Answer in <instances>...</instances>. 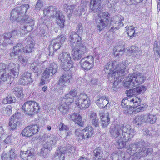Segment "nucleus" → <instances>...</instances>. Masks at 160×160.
<instances>
[{
	"instance_id": "f257e3e1",
	"label": "nucleus",
	"mask_w": 160,
	"mask_h": 160,
	"mask_svg": "<svg viewBox=\"0 0 160 160\" xmlns=\"http://www.w3.org/2000/svg\"><path fill=\"white\" fill-rule=\"evenodd\" d=\"M128 63L124 61L118 64L116 61H112L105 66L104 71L109 74L108 79L110 82L114 81L113 86L117 87L118 83L123 79V76L128 73Z\"/></svg>"
},
{
	"instance_id": "f03ea898",
	"label": "nucleus",
	"mask_w": 160,
	"mask_h": 160,
	"mask_svg": "<svg viewBox=\"0 0 160 160\" xmlns=\"http://www.w3.org/2000/svg\"><path fill=\"white\" fill-rule=\"evenodd\" d=\"M111 134L116 138L117 146L118 149L126 147V142L132 139L135 133L133 128L128 124H124L113 128H111Z\"/></svg>"
},
{
	"instance_id": "7ed1b4c3",
	"label": "nucleus",
	"mask_w": 160,
	"mask_h": 160,
	"mask_svg": "<svg viewBox=\"0 0 160 160\" xmlns=\"http://www.w3.org/2000/svg\"><path fill=\"white\" fill-rule=\"evenodd\" d=\"M18 10L17 7H16L12 10L11 13L10 19L12 21L16 20L22 24H23L22 27V33L24 31L25 33L30 32L33 29L34 25L33 20L28 19V16L27 15L21 17L22 16L20 12Z\"/></svg>"
},
{
	"instance_id": "20e7f679",
	"label": "nucleus",
	"mask_w": 160,
	"mask_h": 160,
	"mask_svg": "<svg viewBox=\"0 0 160 160\" xmlns=\"http://www.w3.org/2000/svg\"><path fill=\"white\" fill-rule=\"evenodd\" d=\"M146 145L144 141H141L137 144H130L126 151L127 153L132 156H135L139 158L151 154L152 152V148H143Z\"/></svg>"
},
{
	"instance_id": "39448f33",
	"label": "nucleus",
	"mask_w": 160,
	"mask_h": 160,
	"mask_svg": "<svg viewBox=\"0 0 160 160\" xmlns=\"http://www.w3.org/2000/svg\"><path fill=\"white\" fill-rule=\"evenodd\" d=\"M40 140L45 142L43 144V147L42 148L41 151L38 153L39 156H42L44 158L48 156L49 152L51 150L52 147L55 146L57 144L58 138L56 135L43 134L40 135Z\"/></svg>"
},
{
	"instance_id": "423d86ee",
	"label": "nucleus",
	"mask_w": 160,
	"mask_h": 160,
	"mask_svg": "<svg viewBox=\"0 0 160 160\" xmlns=\"http://www.w3.org/2000/svg\"><path fill=\"white\" fill-rule=\"evenodd\" d=\"M146 79L143 74L139 72L129 74L124 82L125 87L130 88L143 83Z\"/></svg>"
},
{
	"instance_id": "0eeeda50",
	"label": "nucleus",
	"mask_w": 160,
	"mask_h": 160,
	"mask_svg": "<svg viewBox=\"0 0 160 160\" xmlns=\"http://www.w3.org/2000/svg\"><path fill=\"white\" fill-rule=\"evenodd\" d=\"M58 59L62 69L65 71H72L73 64L70 53L68 52H62L58 56Z\"/></svg>"
},
{
	"instance_id": "6e6552de",
	"label": "nucleus",
	"mask_w": 160,
	"mask_h": 160,
	"mask_svg": "<svg viewBox=\"0 0 160 160\" xmlns=\"http://www.w3.org/2000/svg\"><path fill=\"white\" fill-rule=\"evenodd\" d=\"M49 17L55 18L58 24L61 28H63L64 26V16L57 7L53 6H49Z\"/></svg>"
},
{
	"instance_id": "1a4fd4ad",
	"label": "nucleus",
	"mask_w": 160,
	"mask_h": 160,
	"mask_svg": "<svg viewBox=\"0 0 160 160\" xmlns=\"http://www.w3.org/2000/svg\"><path fill=\"white\" fill-rule=\"evenodd\" d=\"M58 67L55 63H51L47 68L42 74L41 82L40 84L43 85L47 83L49 79V78L53 75L55 74L58 71Z\"/></svg>"
},
{
	"instance_id": "9d476101",
	"label": "nucleus",
	"mask_w": 160,
	"mask_h": 160,
	"mask_svg": "<svg viewBox=\"0 0 160 160\" xmlns=\"http://www.w3.org/2000/svg\"><path fill=\"white\" fill-rule=\"evenodd\" d=\"M24 113L28 115L37 113L39 109L38 104L33 101L26 102L22 107Z\"/></svg>"
},
{
	"instance_id": "9b49d317",
	"label": "nucleus",
	"mask_w": 160,
	"mask_h": 160,
	"mask_svg": "<svg viewBox=\"0 0 160 160\" xmlns=\"http://www.w3.org/2000/svg\"><path fill=\"white\" fill-rule=\"evenodd\" d=\"M110 15L107 12H100L97 17L96 22L97 26L101 31L107 26L109 22Z\"/></svg>"
},
{
	"instance_id": "f8f14e48",
	"label": "nucleus",
	"mask_w": 160,
	"mask_h": 160,
	"mask_svg": "<svg viewBox=\"0 0 160 160\" xmlns=\"http://www.w3.org/2000/svg\"><path fill=\"white\" fill-rule=\"evenodd\" d=\"M66 40V36L63 35H61L55 39L52 40L48 48L50 55H54L55 52L60 48Z\"/></svg>"
},
{
	"instance_id": "ddd939ff",
	"label": "nucleus",
	"mask_w": 160,
	"mask_h": 160,
	"mask_svg": "<svg viewBox=\"0 0 160 160\" xmlns=\"http://www.w3.org/2000/svg\"><path fill=\"white\" fill-rule=\"evenodd\" d=\"M72 49V55L74 60L80 59L82 55L87 52L86 47L83 43L79 46H73Z\"/></svg>"
},
{
	"instance_id": "4468645a",
	"label": "nucleus",
	"mask_w": 160,
	"mask_h": 160,
	"mask_svg": "<svg viewBox=\"0 0 160 160\" xmlns=\"http://www.w3.org/2000/svg\"><path fill=\"white\" fill-rule=\"evenodd\" d=\"M123 18L121 16H118L115 17L110 22V25L108 27L109 31L111 32H115L118 30L119 27L123 25L122 21Z\"/></svg>"
},
{
	"instance_id": "2eb2a0df",
	"label": "nucleus",
	"mask_w": 160,
	"mask_h": 160,
	"mask_svg": "<svg viewBox=\"0 0 160 160\" xmlns=\"http://www.w3.org/2000/svg\"><path fill=\"white\" fill-rule=\"evenodd\" d=\"M67 148V150L65 151L64 148L60 147L59 148L56 152L54 158L55 160H64L65 152L73 153L75 151V148L73 146H68Z\"/></svg>"
},
{
	"instance_id": "dca6fc26",
	"label": "nucleus",
	"mask_w": 160,
	"mask_h": 160,
	"mask_svg": "<svg viewBox=\"0 0 160 160\" xmlns=\"http://www.w3.org/2000/svg\"><path fill=\"white\" fill-rule=\"evenodd\" d=\"M94 59L92 56L82 58L80 61L81 67L85 70H89L94 66Z\"/></svg>"
},
{
	"instance_id": "f3484780",
	"label": "nucleus",
	"mask_w": 160,
	"mask_h": 160,
	"mask_svg": "<svg viewBox=\"0 0 160 160\" xmlns=\"http://www.w3.org/2000/svg\"><path fill=\"white\" fill-rule=\"evenodd\" d=\"M39 128L36 124L31 125L26 127L22 132L23 136L30 137L37 133Z\"/></svg>"
},
{
	"instance_id": "a211bd4d",
	"label": "nucleus",
	"mask_w": 160,
	"mask_h": 160,
	"mask_svg": "<svg viewBox=\"0 0 160 160\" xmlns=\"http://www.w3.org/2000/svg\"><path fill=\"white\" fill-rule=\"evenodd\" d=\"M69 38L72 47L73 46H79L82 43L81 38L75 32H71L70 34Z\"/></svg>"
},
{
	"instance_id": "6ab92c4d",
	"label": "nucleus",
	"mask_w": 160,
	"mask_h": 160,
	"mask_svg": "<svg viewBox=\"0 0 160 160\" xmlns=\"http://www.w3.org/2000/svg\"><path fill=\"white\" fill-rule=\"evenodd\" d=\"M71 79V75L70 73H64L60 77L57 85L60 88L64 87L66 86V83L69 82Z\"/></svg>"
},
{
	"instance_id": "aec40b11",
	"label": "nucleus",
	"mask_w": 160,
	"mask_h": 160,
	"mask_svg": "<svg viewBox=\"0 0 160 160\" xmlns=\"http://www.w3.org/2000/svg\"><path fill=\"white\" fill-rule=\"evenodd\" d=\"M19 123L18 114L15 113L9 119L8 127L9 129L15 130Z\"/></svg>"
},
{
	"instance_id": "412c9836",
	"label": "nucleus",
	"mask_w": 160,
	"mask_h": 160,
	"mask_svg": "<svg viewBox=\"0 0 160 160\" xmlns=\"http://www.w3.org/2000/svg\"><path fill=\"white\" fill-rule=\"evenodd\" d=\"M32 82L31 73L28 71L23 72L22 75V77L18 80L19 84L24 85H28Z\"/></svg>"
},
{
	"instance_id": "4be33fe9",
	"label": "nucleus",
	"mask_w": 160,
	"mask_h": 160,
	"mask_svg": "<svg viewBox=\"0 0 160 160\" xmlns=\"http://www.w3.org/2000/svg\"><path fill=\"white\" fill-rule=\"evenodd\" d=\"M17 34V31L14 30L11 32L5 33L2 35L3 36L6 44H11L14 42L13 39L16 37Z\"/></svg>"
},
{
	"instance_id": "5701e85b",
	"label": "nucleus",
	"mask_w": 160,
	"mask_h": 160,
	"mask_svg": "<svg viewBox=\"0 0 160 160\" xmlns=\"http://www.w3.org/2000/svg\"><path fill=\"white\" fill-rule=\"evenodd\" d=\"M22 44L21 43H18L16 46H14L12 51V52L10 53L11 58L17 59L19 56H20L22 54Z\"/></svg>"
},
{
	"instance_id": "b1692460",
	"label": "nucleus",
	"mask_w": 160,
	"mask_h": 160,
	"mask_svg": "<svg viewBox=\"0 0 160 160\" xmlns=\"http://www.w3.org/2000/svg\"><path fill=\"white\" fill-rule=\"evenodd\" d=\"M19 64L17 63L10 62L8 67V69L10 70L9 72L12 77H17L18 75V72L19 70L18 68Z\"/></svg>"
},
{
	"instance_id": "393cba45",
	"label": "nucleus",
	"mask_w": 160,
	"mask_h": 160,
	"mask_svg": "<svg viewBox=\"0 0 160 160\" xmlns=\"http://www.w3.org/2000/svg\"><path fill=\"white\" fill-rule=\"evenodd\" d=\"M146 90V87L143 86H139L133 89H130L128 91H127V95L131 96L134 95H138L142 93Z\"/></svg>"
},
{
	"instance_id": "a878e982",
	"label": "nucleus",
	"mask_w": 160,
	"mask_h": 160,
	"mask_svg": "<svg viewBox=\"0 0 160 160\" xmlns=\"http://www.w3.org/2000/svg\"><path fill=\"white\" fill-rule=\"evenodd\" d=\"M77 92L75 89H72L64 97V100L68 103H71L73 102L74 100V98L77 95Z\"/></svg>"
},
{
	"instance_id": "bb28decb",
	"label": "nucleus",
	"mask_w": 160,
	"mask_h": 160,
	"mask_svg": "<svg viewBox=\"0 0 160 160\" xmlns=\"http://www.w3.org/2000/svg\"><path fill=\"white\" fill-rule=\"evenodd\" d=\"M102 0H91L90 8L94 12H98L100 10V6Z\"/></svg>"
},
{
	"instance_id": "cd10ccee",
	"label": "nucleus",
	"mask_w": 160,
	"mask_h": 160,
	"mask_svg": "<svg viewBox=\"0 0 160 160\" xmlns=\"http://www.w3.org/2000/svg\"><path fill=\"white\" fill-rule=\"evenodd\" d=\"M43 68L42 63L39 61L36 60L34 62L31 64L30 68L35 73H40Z\"/></svg>"
},
{
	"instance_id": "c85d7f7f",
	"label": "nucleus",
	"mask_w": 160,
	"mask_h": 160,
	"mask_svg": "<svg viewBox=\"0 0 160 160\" xmlns=\"http://www.w3.org/2000/svg\"><path fill=\"white\" fill-rule=\"evenodd\" d=\"M101 124L103 128L107 127L110 123V118L108 112L101 113Z\"/></svg>"
},
{
	"instance_id": "c756f323",
	"label": "nucleus",
	"mask_w": 160,
	"mask_h": 160,
	"mask_svg": "<svg viewBox=\"0 0 160 160\" xmlns=\"http://www.w3.org/2000/svg\"><path fill=\"white\" fill-rule=\"evenodd\" d=\"M131 98H128V99H123L121 102L122 106L123 107H124L126 105L125 102L128 100L130 101L131 102H132L134 104L133 106L134 107H136L140 104L141 101L140 98L136 96L132 97Z\"/></svg>"
},
{
	"instance_id": "7c9ffc66",
	"label": "nucleus",
	"mask_w": 160,
	"mask_h": 160,
	"mask_svg": "<svg viewBox=\"0 0 160 160\" xmlns=\"http://www.w3.org/2000/svg\"><path fill=\"white\" fill-rule=\"evenodd\" d=\"M21 157L24 160H34V156L33 152L28 150L25 152L21 151L20 153Z\"/></svg>"
},
{
	"instance_id": "2f4dec72",
	"label": "nucleus",
	"mask_w": 160,
	"mask_h": 160,
	"mask_svg": "<svg viewBox=\"0 0 160 160\" xmlns=\"http://www.w3.org/2000/svg\"><path fill=\"white\" fill-rule=\"evenodd\" d=\"M69 119L80 126H83V123L82 121V117L79 114L73 113L70 115Z\"/></svg>"
},
{
	"instance_id": "473e14b6",
	"label": "nucleus",
	"mask_w": 160,
	"mask_h": 160,
	"mask_svg": "<svg viewBox=\"0 0 160 160\" xmlns=\"http://www.w3.org/2000/svg\"><path fill=\"white\" fill-rule=\"evenodd\" d=\"M90 99V98L84 93H81L80 95L76 97V99L75 101V104L78 106H80V103Z\"/></svg>"
},
{
	"instance_id": "72a5a7b5",
	"label": "nucleus",
	"mask_w": 160,
	"mask_h": 160,
	"mask_svg": "<svg viewBox=\"0 0 160 160\" xmlns=\"http://www.w3.org/2000/svg\"><path fill=\"white\" fill-rule=\"evenodd\" d=\"M96 100V104L99 107L103 108L105 107L104 106V103L107 102H108V99L105 96H103L99 97H97Z\"/></svg>"
},
{
	"instance_id": "f704fd0d",
	"label": "nucleus",
	"mask_w": 160,
	"mask_h": 160,
	"mask_svg": "<svg viewBox=\"0 0 160 160\" xmlns=\"http://www.w3.org/2000/svg\"><path fill=\"white\" fill-rule=\"evenodd\" d=\"M145 122L151 124L154 123L156 121L157 118L156 115L151 114H146L144 115Z\"/></svg>"
},
{
	"instance_id": "c9c22d12",
	"label": "nucleus",
	"mask_w": 160,
	"mask_h": 160,
	"mask_svg": "<svg viewBox=\"0 0 160 160\" xmlns=\"http://www.w3.org/2000/svg\"><path fill=\"white\" fill-rule=\"evenodd\" d=\"M125 153L124 152H114L112 154V160H125Z\"/></svg>"
},
{
	"instance_id": "e433bc0d",
	"label": "nucleus",
	"mask_w": 160,
	"mask_h": 160,
	"mask_svg": "<svg viewBox=\"0 0 160 160\" xmlns=\"http://www.w3.org/2000/svg\"><path fill=\"white\" fill-rule=\"evenodd\" d=\"M62 101L63 102H62L59 107V109L62 114H64L67 112L69 109V105L71 103H68L67 102H66L64 100V99Z\"/></svg>"
},
{
	"instance_id": "4c0bfd02",
	"label": "nucleus",
	"mask_w": 160,
	"mask_h": 160,
	"mask_svg": "<svg viewBox=\"0 0 160 160\" xmlns=\"http://www.w3.org/2000/svg\"><path fill=\"white\" fill-rule=\"evenodd\" d=\"M82 132L83 133L86 139L91 137L94 132L93 128L91 126L86 127L82 131Z\"/></svg>"
},
{
	"instance_id": "58836bf2",
	"label": "nucleus",
	"mask_w": 160,
	"mask_h": 160,
	"mask_svg": "<svg viewBox=\"0 0 160 160\" xmlns=\"http://www.w3.org/2000/svg\"><path fill=\"white\" fill-rule=\"evenodd\" d=\"M130 51L132 57H137L140 55L142 53V51L138 47L132 46L130 48Z\"/></svg>"
},
{
	"instance_id": "ea45409f",
	"label": "nucleus",
	"mask_w": 160,
	"mask_h": 160,
	"mask_svg": "<svg viewBox=\"0 0 160 160\" xmlns=\"http://www.w3.org/2000/svg\"><path fill=\"white\" fill-rule=\"evenodd\" d=\"M77 7L76 5H69L67 4H64L63 6V8L65 12L68 15L71 14L75 8Z\"/></svg>"
},
{
	"instance_id": "a19ab883",
	"label": "nucleus",
	"mask_w": 160,
	"mask_h": 160,
	"mask_svg": "<svg viewBox=\"0 0 160 160\" xmlns=\"http://www.w3.org/2000/svg\"><path fill=\"white\" fill-rule=\"evenodd\" d=\"M90 119L93 125L96 127L98 126L99 124L98 119L95 113H94V112H91L90 115Z\"/></svg>"
},
{
	"instance_id": "79ce46f5",
	"label": "nucleus",
	"mask_w": 160,
	"mask_h": 160,
	"mask_svg": "<svg viewBox=\"0 0 160 160\" xmlns=\"http://www.w3.org/2000/svg\"><path fill=\"white\" fill-rule=\"evenodd\" d=\"M133 122L136 124V125H139L145 122L144 115L137 116L133 119Z\"/></svg>"
},
{
	"instance_id": "37998d69",
	"label": "nucleus",
	"mask_w": 160,
	"mask_h": 160,
	"mask_svg": "<svg viewBox=\"0 0 160 160\" xmlns=\"http://www.w3.org/2000/svg\"><path fill=\"white\" fill-rule=\"evenodd\" d=\"M126 28H127V33L130 39L132 38L137 35V33L135 32V28L132 26L127 27Z\"/></svg>"
},
{
	"instance_id": "c03bdc74",
	"label": "nucleus",
	"mask_w": 160,
	"mask_h": 160,
	"mask_svg": "<svg viewBox=\"0 0 160 160\" xmlns=\"http://www.w3.org/2000/svg\"><path fill=\"white\" fill-rule=\"evenodd\" d=\"M18 9L19 12H20L21 16H23L26 13L28 9L30 8L29 5L28 4H24L20 7H18Z\"/></svg>"
},
{
	"instance_id": "a18cd8bd",
	"label": "nucleus",
	"mask_w": 160,
	"mask_h": 160,
	"mask_svg": "<svg viewBox=\"0 0 160 160\" xmlns=\"http://www.w3.org/2000/svg\"><path fill=\"white\" fill-rule=\"evenodd\" d=\"M8 155L9 157H7L8 156L7 154L3 153L1 156L2 159L3 160H10L14 158L16 156L15 153L12 150L8 152Z\"/></svg>"
},
{
	"instance_id": "49530a36",
	"label": "nucleus",
	"mask_w": 160,
	"mask_h": 160,
	"mask_svg": "<svg viewBox=\"0 0 160 160\" xmlns=\"http://www.w3.org/2000/svg\"><path fill=\"white\" fill-rule=\"evenodd\" d=\"M124 48L122 45H117L113 49L114 55L116 57L119 56V55H120L119 52H122L124 49ZM122 53L121 55H122Z\"/></svg>"
},
{
	"instance_id": "de8ad7c7",
	"label": "nucleus",
	"mask_w": 160,
	"mask_h": 160,
	"mask_svg": "<svg viewBox=\"0 0 160 160\" xmlns=\"http://www.w3.org/2000/svg\"><path fill=\"white\" fill-rule=\"evenodd\" d=\"M16 101V99L15 97L8 95L3 100V102L5 103H11L15 102Z\"/></svg>"
},
{
	"instance_id": "09e8293b",
	"label": "nucleus",
	"mask_w": 160,
	"mask_h": 160,
	"mask_svg": "<svg viewBox=\"0 0 160 160\" xmlns=\"http://www.w3.org/2000/svg\"><path fill=\"white\" fill-rule=\"evenodd\" d=\"M93 152L94 155V158L95 159H101L102 157L103 152L100 149H97L94 150Z\"/></svg>"
},
{
	"instance_id": "8fccbe9b",
	"label": "nucleus",
	"mask_w": 160,
	"mask_h": 160,
	"mask_svg": "<svg viewBox=\"0 0 160 160\" xmlns=\"http://www.w3.org/2000/svg\"><path fill=\"white\" fill-rule=\"evenodd\" d=\"M12 91L15 95L18 98L22 95L23 89L22 88H15L12 89Z\"/></svg>"
},
{
	"instance_id": "3c124183",
	"label": "nucleus",
	"mask_w": 160,
	"mask_h": 160,
	"mask_svg": "<svg viewBox=\"0 0 160 160\" xmlns=\"http://www.w3.org/2000/svg\"><path fill=\"white\" fill-rule=\"evenodd\" d=\"M12 74H10V72L6 73V72L2 74L1 76L0 79L3 82L6 81L7 80L11 79V78H13L14 77H11Z\"/></svg>"
},
{
	"instance_id": "603ef678",
	"label": "nucleus",
	"mask_w": 160,
	"mask_h": 160,
	"mask_svg": "<svg viewBox=\"0 0 160 160\" xmlns=\"http://www.w3.org/2000/svg\"><path fill=\"white\" fill-rule=\"evenodd\" d=\"M153 49L155 54L160 57V44L158 45L157 41H155L154 43Z\"/></svg>"
},
{
	"instance_id": "864d4df0",
	"label": "nucleus",
	"mask_w": 160,
	"mask_h": 160,
	"mask_svg": "<svg viewBox=\"0 0 160 160\" xmlns=\"http://www.w3.org/2000/svg\"><path fill=\"white\" fill-rule=\"evenodd\" d=\"M91 103V102L90 99H88L87 100L84 101L80 103V105L83 109H86L88 108L90 105Z\"/></svg>"
},
{
	"instance_id": "5fc2aeb1",
	"label": "nucleus",
	"mask_w": 160,
	"mask_h": 160,
	"mask_svg": "<svg viewBox=\"0 0 160 160\" xmlns=\"http://www.w3.org/2000/svg\"><path fill=\"white\" fill-rule=\"evenodd\" d=\"M34 48V44L30 43L27 45L23 49V52L25 53H29L32 51Z\"/></svg>"
},
{
	"instance_id": "6e6d98bb",
	"label": "nucleus",
	"mask_w": 160,
	"mask_h": 160,
	"mask_svg": "<svg viewBox=\"0 0 160 160\" xmlns=\"http://www.w3.org/2000/svg\"><path fill=\"white\" fill-rule=\"evenodd\" d=\"M17 59L19 60L20 63L23 65V66L26 65L28 63V59L27 57L22 56L21 55L19 56Z\"/></svg>"
},
{
	"instance_id": "4d7b16f0",
	"label": "nucleus",
	"mask_w": 160,
	"mask_h": 160,
	"mask_svg": "<svg viewBox=\"0 0 160 160\" xmlns=\"http://www.w3.org/2000/svg\"><path fill=\"white\" fill-rule=\"evenodd\" d=\"M58 128L60 131H67L68 130V127L62 123H61L58 126Z\"/></svg>"
},
{
	"instance_id": "13d9d810",
	"label": "nucleus",
	"mask_w": 160,
	"mask_h": 160,
	"mask_svg": "<svg viewBox=\"0 0 160 160\" xmlns=\"http://www.w3.org/2000/svg\"><path fill=\"white\" fill-rule=\"evenodd\" d=\"M42 1L41 0H38L35 6V8L36 10H39L42 8Z\"/></svg>"
},
{
	"instance_id": "bf43d9fd",
	"label": "nucleus",
	"mask_w": 160,
	"mask_h": 160,
	"mask_svg": "<svg viewBox=\"0 0 160 160\" xmlns=\"http://www.w3.org/2000/svg\"><path fill=\"white\" fill-rule=\"evenodd\" d=\"M77 30L79 34L81 35L82 34L83 32V27L81 23H78L77 27Z\"/></svg>"
},
{
	"instance_id": "052dcab7",
	"label": "nucleus",
	"mask_w": 160,
	"mask_h": 160,
	"mask_svg": "<svg viewBox=\"0 0 160 160\" xmlns=\"http://www.w3.org/2000/svg\"><path fill=\"white\" fill-rule=\"evenodd\" d=\"M6 64L3 63H0V75L3 74L5 72H6Z\"/></svg>"
},
{
	"instance_id": "680f3d73",
	"label": "nucleus",
	"mask_w": 160,
	"mask_h": 160,
	"mask_svg": "<svg viewBox=\"0 0 160 160\" xmlns=\"http://www.w3.org/2000/svg\"><path fill=\"white\" fill-rule=\"evenodd\" d=\"M12 107L11 106L8 105L5 108V112L7 114L9 115L12 113Z\"/></svg>"
},
{
	"instance_id": "e2e57ef3",
	"label": "nucleus",
	"mask_w": 160,
	"mask_h": 160,
	"mask_svg": "<svg viewBox=\"0 0 160 160\" xmlns=\"http://www.w3.org/2000/svg\"><path fill=\"white\" fill-rule=\"evenodd\" d=\"M12 136H7L5 139L3 140L4 143L6 144H9L11 143L12 142Z\"/></svg>"
},
{
	"instance_id": "0e129e2a",
	"label": "nucleus",
	"mask_w": 160,
	"mask_h": 160,
	"mask_svg": "<svg viewBox=\"0 0 160 160\" xmlns=\"http://www.w3.org/2000/svg\"><path fill=\"white\" fill-rule=\"evenodd\" d=\"M6 135L4 128L2 127H0V140L2 139L3 136Z\"/></svg>"
},
{
	"instance_id": "69168bd1",
	"label": "nucleus",
	"mask_w": 160,
	"mask_h": 160,
	"mask_svg": "<svg viewBox=\"0 0 160 160\" xmlns=\"http://www.w3.org/2000/svg\"><path fill=\"white\" fill-rule=\"evenodd\" d=\"M49 7L46 8L43 10V14L44 16L46 17H49Z\"/></svg>"
},
{
	"instance_id": "338daca9",
	"label": "nucleus",
	"mask_w": 160,
	"mask_h": 160,
	"mask_svg": "<svg viewBox=\"0 0 160 160\" xmlns=\"http://www.w3.org/2000/svg\"><path fill=\"white\" fill-rule=\"evenodd\" d=\"M7 44L5 42V40L4 39L3 36H0V45H6Z\"/></svg>"
},
{
	"instance_id": "774afa93",
	"label": "nucleus",
	"mask_w": 160,
	"mask_h": 160,
	"mask_svg": "<svg viewBox=\"0 0 160 160\" xmlns=\"http://www.w3.org/2000/svg\"><path fill=\"white\" fill-rule=\"evenodd\" d=\"M143 0H130L131 3H129L128 4H137L142 2Z\"/></svg>"
}]
</instances>
